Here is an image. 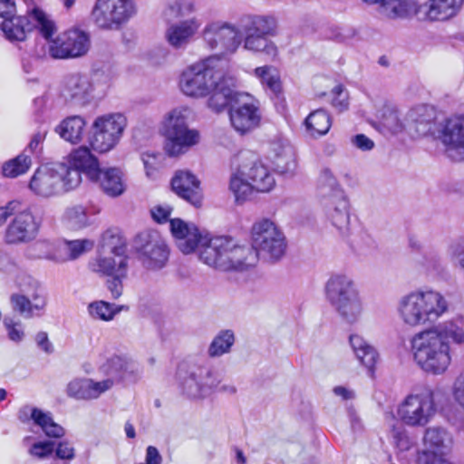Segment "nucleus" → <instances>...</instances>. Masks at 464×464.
<instances>
[{
  "mask_svg": "<svg viewBox=\"0 0 464 464\" xmlns=\"http://www.w3.org/2000/svg\"><path fill=\"white\" fill-rule=\"evenodd\" d=\"M232 128L240 135H246L258 129L263 121L261 102L247 92L237 93L229 110Z\"/></svg>",
  "mask_w": 464,
  "mask_h": 464,
  "instance_id": "13",
  "label": "nucleus"
},
{
  "mask_svg": "<svg viewBox=\"0 0 464 464\" xmlns=\"http://www.w3.org/2000/svg\"><path fill=\"white\" fill-rule=\"evenodd\" d=\"M62 220L63 226L69 230H81L92 225L91 216L81 205L67 208Z\"/></svg>",
  "mask_w": 464,
  "mask_h": 464,
  "instance_id": "40",
  "label": "nucleus"
},
{
  "mask_svg": "<svg viewBox=\"0 0 464 464\" xmlns=\"http://www.w3.org/2000/svg\"><path fill=\"white\" fill-rule=\"evenodd\" d=\"M235 336L232 331L224 330L218 334L208 347L210 357H218L228 353L234 344Z\"/></svg>",
  "mask_w": 464,
  "mask_h": 464,
  "instance_id": "50",
  "label": "nucleus"
},
{
  "mask_svg": "<svg viewBox=\"0 0 464 464\" xmlns=\"http://www.w3.org/2000/svg\"><path fill=\"white\" fill-rule=\"evenodd\" d=\"M182 392L188 398L199 399L205 397L198 370L189 373L181 383Z\"/></svg>",
  "mask_w": 464,
  "mask_h": 464,
  "instance_id": "54",
  "label": "nucleus"
},
{
  "mask_svg": "<svg viewBox=\"0 0 464 464\" xmlns=\"http://www.w3.org/2000/svg\"><path fill=\"white\" fill-rule=\"evenodd\" d=\"M222 72L218 55L200 59L182 70L179 77V89L187 97L206 98Z\"/></svg>",
  "mask_w": 464,
  "mask_h": 464,
  "instance_id": "9",
  "label": "nucleus"
},
{
  "mask_svg": "<svg viewBox=\"0 0 464 464\" xmlns=\"http://www.w3.org/2000/svg\"><path fill=\"white\" fill-rule=\"evenodd\" d=\"M464 0H427L424 17L429 22L445 23L456 18L461 12Z\"/></svg>",
  "mask_w": 464,
  "mask_h": 464,
  "instance_id": "27",
  "label": "nucleus"
},
{
  "mask_svg": "<svg viewBox=\"0 0 464 464\" xmlns=\"http://www.w3.org/2000/svg\"><path fill=\"white\" fill-rule=\"evenodd\" d=\"M21 293L13 294L10 303L14 311L24 318L41 316L44 314L47 298L39 284L31 277L18 282Z\"/></svg>",
  "mask_w": 464,
  "mask_h": 464,
  "instance_id": "17",
  "label": "nucleus"
},
{
  "mask_svg": "<svg viewBox=\"0 0 464 464\" xmlns=\"http://www.w3.org/2000/svg\"><path fill=\"white\" fill-rule=\"evenodd\" d=\"M437 111L433 106L420 104L411 108L405 115L407 130L417 136L434 133Z\"/></svg>",
  "mask_w": 464,
  "mask_h": 464,
  "instance_id": "26",
  "label": "nucleus"
},
{
  "mask_svg": "<svg viewBox=\"0 0 464 464\" xmlns=\"http://www.w3.org/2000/svg\"><path fill=\"white\" fill-rule=\"evenodd\" d=\"M237 167L229 179V190L237 203L249 199L255 192L269 193L276 185L270 168L250 151H242L237 157Z\"/></svg>",
  "mask_w": 464,
  "mask_h": 464,
  "instance_id": "5",
  "label": "nucleus"
},
{
  "mask_svg": "<svg viewBox=\"0 0 464 464\" xmlns=\"http://www.w3.org/2000/svg\"><path fill=\"white\" fill-rule=\"evenodd\" d=\"M380 126L390 133L397 134L407 130L405 118L401 119L398 111L391 106L382 107L377 113Z\"/></svg>",
  "mask_w": 464,
  "mask_h": 464,
  "instance_id": "41",
  "label": "nucleus"
},
{
  "mask_svg": "<svg viewBox=\"0 0 464 464\" xmlns=\"http://www.w3.org/2000/svg\"><path fill=\"white\" fill-rule=\"evenodd\" d=\"M420 7L417 0H383L378 13L387 20H405L415 16Z\"/></svg>",
  "mask_w": 464,
  "mask_h": 464,
  "instance_id": "32",
  "label": "nucleus"
},
{
  "mask_svg": "<svg viewBox=\"0 0 464 464\" xmlns=\"http://www.w3.org/2000/svg\"><path fill=\"white\" fill-rule=\"evenodd\" d=\"M31 10L32 9H28L27 13ZM27 16H29L28 14ZM28 21H31L36 28L34 22L32 21L30 17L27 18L21 15L15 16L14 14L5 17L0 25L5 38L11 43L24 41L26 39L27 32L31 30Z\"/></svg>",
  "mask_w": 464,
  "mask_h": 464,
  "instance_id": "34",
  "label": "nucleus"
},
{
  "mask_svg": "<svg viewBox=\"0 0 464 464\" xmlns=\"http://www.w3.org/2000/svg\"><path fill=\"white\" fill-rule=\"evenodd\" d=\"M127 271H122V275L115 274L109 276L111 279L107 281V288L111 294L114 299H118L122 294V283L121 280L125 278Z\"/></svg>",
  "mask_w": 464,
  "mask_h": 464,
  "instance_id": "60",
  "label": "nucleus"
},
{
  "mask_svg": "<svg viewBox=\"0 0 464 464\" xmlns=\"http://www.w3.org/2000/svg\"><path fill=\"white\" fill-rule=\"evenodd\" d=\"M200 184L198 177L188 169L177 170L171 179L175 194L196 208L201 207L203 201Z\"/></svg>",
  "mask_w": 464,
  "mask_h": 464,
  "instance_id": "24",
  "label": "nucleus"
},
{
  "mask_svg": "<svg viewBox=\"0 0 464 464\" xmlns=\"http://www.w3.org/2000/svg\"><path fill=\"white\" fill-rule=\"evenodd\" d=\"M153 219L159 223L166 222L172 212L171 206L168 204H162L155 206L150 210Z\"/></svg>",
  "mask_w": 464,
  "mask_h": 464,
  "instance_id": "63",
  "label": "nucleus"
},
{
  "mask_svg": "<svg viewBox=\"0 0 464 464\" xmlns=\"http://www.w3.org/2000/svg\"><path fill=\"white\" fill-rule=\"evenodd\" d=\"M438 411L434 391L424 388L408 394L397 406L396 416L401 424L390 428L389 436L401 451L408 450L411 442L405 427L424 428Z\"/></svg>",
  "mask_w": 464,
  "mask_h": 464,
  "instance_id": "3",
  "label": "nucleus"
},
{
  "mask_svg": "<svg viewBox=\"0 0 464 464\" xmlns=\"http://www.w3.org/2000/svg\"><path fill=\"white\" fill-rule=\"evenodd\" d=\"M68 163L81 172L85 173L91 179H94L101 169L97 158L86 146H81L73 150L68 156Z\"/></svg>",
  "mask_w": 464,
  "mask_h": 464,
  "instance_id": "33",
  "label": "nucleus"
},
{
  "mask_svg": "<svg viewBox=\"0 0 464 464\" xmlns=\"http://www.w3.org/2000/svg\"><path fill=\"white\" fill-rule=\"evenodd\" d=\"M146 177L150 179H157L160 169V159L155 154L144 153L142 155Z\"/></svg>",
  "mask_w": 464,
  "mask_h": 464,
  "instance_id": "56",
  "label": "nucleus"
},
{
  "mask_svg": "<svg viewBox=\"0 0 464 464\" xmlns=\"http://www.w3.org/2000/svg\"><path fill=\"white\" fill-rule=\"evenodd\" d=\"M126 247L121 238L106 231L100 243L97 256L89 262L90 269L101 276L122 275L127 271Z\"/></svg>",
  "mask_w": 464,
  "mask_h": 464,
  "instance_id": "11",
  "label": "nucleus"
},
{
  "mask_svg": "<svg viewBox=\"0 0 464 464\" xmlns=\"http://www.w3.org/2000/svg\"><path fill=\"white\" fill-rule=\"evenodd\" d=\"M113 76L108 71H96L89 78L92 97L103 95L111 88Z\"/></svg>",
  "mask_w": 464,
  "mask_h": 464,
  "instance_id": "52",
  "label": "nucleus"
},
{
  "mask_svg": "<svg viewBox=\"0 0 464 464\" xmlns=\"http://www.w3.org/2000/svg\"><path fill=\"white\" fill-rule=\"evenodd\" d=\"M53 450V443L50 441H41L34 443L30 449L29 452L31 455L37 458H44L52 454Z\"/></svg>",
  "mask_w": 464,
  "mask_h": 464,
  "instance_id": "62",
  "label": "nucleus"
},
{
  "mask_svg": "<svg viewBox=\"0 0 464 464\" xmlns=\"http://www.w3.org/2000/svg\"><path fill=\"white\" fill-rule=\"evenodd\" d=\"M245 32L265 37H274L277 34L276 19L270 15H256L249 19Z\"/></svg>",
  "mask_w": 464,
  "mask_h": 464,
  "instance_id": "42",
  "label": "nucleus"
},
{
  "mask_svg": "<svg viewBox=\"0 0 464 464\" xmlns=\"http://www.w3.org/2000/svg\"><path fill=\"white\" fill-rule=\"evenodd\" d=\"M421 267L426 274L433 276L443 270V264L439 256H425Z\"/></svg>",
  "mask_w": 464,
  "mask_h": 464,
  "instance_id": "58",
  "label": "nucleus"
},
{
  "mask_svg": "<svg viewBox=\"0 0 464 464\" xmlns=\"http://www.w3.org/2000/svg\"><path fill=\"white\" fill-rule=\"evenodd\" d=\"M329 114L324 110L312 111L304 121L307 133L312 137L325 135L331 128Z\"/></svg>",
  "mask_w": 464,
  "mask_h": 464,
  "instance_id": "46",
  "label": "nucleus"
},
{
  "mask_svg": "<svg viewBox=\"0 0 464 464\" xmlns=\"http://www.w3.org/2000/svg\"><path fill=\"white\" fill-rule=\"evenodd\" d=\"M40 222L29 209L18 213L7 226L5 242L8 245H19L34 240L39 231Z\"/></svg>",
  "mask_w": 464,
  "mask_h": 464,
  "instance_id": "21",
  "label": "nucleus"
},
{
  "mask_svg": "<svg viewBox=\"0 0 464 464\" xmlns=\"http://www.w3.org/2000/svg\"><path fill=\"white\" fill-rule=\"evenodd\" d=\"M93 180L98 181L102 191L110 197H119L125 191L122 173L118 169H100Z\"/></svg>",
  "mask_w": 464,
  "mask_h": 464,
  "instance_id": "35",
  "label": "nucleus"
},
{
  "mask_svg": "<svg viewBox=\"0 0 464 464\" xmlns=\"http://www.w3.org/2000/svg\"><path fill=\"white\" fill-rule=\"evenodd\" d=\"M127 126V119L121 113H108L97 117L88 136L90 148L98 153L113 150L120 142Z\"/></svg>",
  "mask_w": 464,
  "mask_h": 464,
  "instance_id": "12",
  "label": "nucleus"
},
{
  "mask_svg": "<svg viewBox=\"0 0 464 464\" xmlns=\"http://www.w3.org/2000/svg\"><path fill=\"white\" fill-rule=\"evenodd\" d=\"M326 301L349 324L361 321L364 314V305L358 286L353 278L345 273H334L324 284Z\"/></svg>",
  "mask_w": 464,
  "mask_h": 464,
  "instance_id": "7",
  "label": "nucleus"
},
{
  "mask_svg": "<svg viewBox=\"0 0 464 464\" xmlns=\"http://www.w3.org/2000/svg\"><path fill=\"white\" fill-rule=\"evenodd\" d=\"M143 265L150 269L162 268L169 260V249L165 239L157 231H143L134 241Z\"/></svg>",
  "mask_w": 464,
  "mask_h": 464,
  "instance_id": "19",
  "label": "nucleus"
},
{
  "mask_svg": "<svg viewBox=\"0 0 464 464\" xmlns=\"http://www.w3.org/2000/svg\"><path fill=\"white\" fill-rule=\"evenodd\" d=\"M170 231L183 254L199 246V259L223 272H246L255 267L256 255L248 244L230 236H203L193 224L180 218L170 219Z\"/></svg>",
  "mask_w": 464,
  "mask_h": 464,
  "instance_id": "1",
  "label": "nucleus"
},
{
  "mask_svg": "<svg viewBox=\"0 0 464 464\" xmlns=\"http://www.w3.org/2000/svg\"><path fill=\"white\" fill-rule=\"evenodd\" d=\"M198 372L205 396L210 394L221 384L222 379L217 371L202 367L198 369Z\"/></svg>",
  "mask_w": 464,
  "mask_h": 464,
  "instance_id": "53",
  "label": "nucleus"
},
{
  "mask_svg": "<svg viewBox=\"0 0 464 464\" xmlns=\"http://www.w3.org/2000/svg\"><path fill=\"white\" fill-rule=\"evenodd\" d=\"M332 104L340 111L348 108V93L342 85H336L332 91Z\"/></svg>",
  "mask_w": 464,
  "mask_h": 464,
  "instance_id": "59",
  "label": "nucleus"
},
{
  "mask_svg": "<svg viewBox=\"0 0 464 464\" xmlns=\"http://www.w3.org/2000/svg\"><path fill=\"white\" fill-rule=\"evenodd\" d=\"M446 296L432 288H419L400 297L396 311L401 323L411 328L437 322L449 311Z\"/></svg>",
  "mask_w": 464,
  "mask_h": 464,
  "instance_id": "4",
  "label": "nucleus"
},
{
  "mask_svg": "<svg viewBox=\"0 0 464 464\" xmlns=\"http://www.w3.org/2000/svg\"><path fill=\"white\" fill-rule=\"evenodd\" d=\"M351 144L362 150L370 151L374 148V141L364 134H356L350 139Z\"/></svg>",
  "mask_w": 464,
  "mask_h": 464,
  "instance_id": "61",
  "label": "nucleus"
},
{
  "mask_svg": "<svg viewBox=\"0 0 464 464\" xmlns=\"http://www.w3.org/2000/svg\"><path fill=\"white\" fill-rule=\"evenodd\" d=\"M450 340L458 344L464 343L462 316L416 333L410 342L414 362L429 374H443L452 361Z\"/></svg>",
  "mask_w": 464,
  "mask_h": 464,
  "instance_id": "2",
  "label": "nucleus"
},
{
  "mask_svg": "<svg viewBox=\"0 0 464 464\" xmlns=\"http://www.w3.org/2000/svg\"><path fill=\"white\" fill-rule=\"evenodd\" d=\"M316 189L322 201L327 198H334L337 191H343L333 171L329 168H323L316 181Z\"/></svg>",
  "mask_w": 464,
  "mask_h": 464,
  "instance_id": "45",
  "label": "nucleus"
},
{
  "mask_svg": "<svg viewBox=\"0 0 464 464\" xmlns=\"http://www.w3.org/2000/svg\"><path fill=\"white\" fill-rule=\"evenodd\" d=\"M201 25L202 22L197 16L170 23L164 32V39L172 49L185 50L195 38Z\"/></svg>",
  "mask_w": 464,
  "mask_h": 464,
  "instance_id": "23",
  "label": "nucleus"
},
{
  "mask_svg": "<svg viewBox=\"0 0 464 464\" xmlns=\"http://www.w3.org/2000/svg\"><path fill=\"white\" fill-rule=\"evenodd\" d=\"M215 85L207 96V107L213 112L220 113L228 103L234 104V98L237 92L231 88L234 85V80L226 76L224 72L216 81Z\"/></svg>",
  "mask_w": 464,
  "mask_h": 464,
  "instance_id": "30",
  "label": "nucleus"
},
{
  "mask_svg": "<svg viewBox=\"0 0 464 464\" xmlns=\"http://www.w3.org/2000/svg\"><path fill=\"white\" fill-rule=\"evenodd\" d=\"M440 131L448 156L457 161L464 160V111L446 118Z\"/></svg>",
  "mask_w": 464,
  "mask_h": 464,
  "instance_id": "20",
  "label": "nucleus"
},
{
  "mask_svg": "<svg viewBox=\"0 0 464 464\" xmlns=\"http://www.w3.org/2000/svg\"><path fill=\"white\" fill-rule=\"evenodd\" d=\"M63 94L65 98L83 100L92 97L89 77L72 74L65 79Z\"/></svg>",
  "mask_w": 464,
  "mask_h": 464,
  "instance_id": "39",
  "label": "nucleus"
},
{
  "mask_svg": "<svg viewBox=\"0 0 464 464\" xmlns=\"http://www.w3.org/2000/svg\"><path fill=\"white\" fill-rule=\"evenodd\" d=\"M202 39L210 50L217 52L216 55L221 60V56L236 53L241 44V34L233 24L213 21L205 25Z\"/></svg>",
  "mask_w": 464,
  "mask_h": 464,
  "instance_id": "15",
  "label": "nucleus"
},
{
  "mask_svg": "<svg viewBox=\"0 0 464 464\" xmlns=\"http://www.w3.org/2000/svg\"><path fill=\"white\" fill-rule=\"evenodd\" d=\"M86 122L81 116H70L65 118L56 126L55 131L62 139L72 143H79L83 137Z\"/></svg>",
  "mask_w": 464,
  "mask_h": 464,
  "instance_id": "37",
  "label": "nucleus"
},
{
  "mask_svg": "<svg viewBox=\"0 0 464 464\" xmlns=\"http://www.w3.org/2000/svg\"><path fill=\"white\" fill-rule=\"evenodd\" d=\"M114 388L112 378L96 381L92 378L72 379L66 387V394L75 400L93 401Z\"/></svg>",
  "mask_w": 464,
  "mask_h": 464,
  "instance_id": "22",
  "label": "nucleus"
},
{
  "mask_svg": "<svg viewBox=\"0 0 464 464\" xmlns=\"http://www.w3.org/2000/svg\"><path fill=\"white\" fill-rule=\"evenodd\" d=\"M4 326L6 331L8 339L14 343H20L25 338L24 325L20 320H15L12 317H5L4 319Z\"/></svg>",
  "mask_w": 464,
  "mask_h": 464,
  "instance_id": "55",
  "label": "nucleus"
},
{
  "mask_svg": "<svg viewBox=\"0 0 464 464\" xmlns=\"http://www.w3.org/2000/svg\"><path fill=\"white\" fill-rule=\"evenodd\" d=\"M270 158L280 174L293 175L297 169L295 150L286 140L276 139L270 143Z\"/></svg>",
  "mask_w": 464,
  "mask_h": 464,
  "instance_id": "28",
  "label": "nucleus"
},
{
  "mask_svg": "<svg viewBox=\"0 0 464 464\" xmlns=\"http://www.w3.org/2000/svg\"><path fill=\"white\" fill-rule=\"evenodd\" d=\"M20 207V202L10 201L6 205L0 207V227L5 224L6 219L15 214Z\"/></svg>",
  "mask_w": 464,
  "mask_h": 464,
  "instance_id": "64",
  "label": "nucleus"
},
{
  "mask_svg": "<svg viewBox=\"0 0 464 464\" xmlns=\"http://www.w3.org/2000/svg\"><path fill=\"white\" fill-rule=\"evenodd\" d=\"M189 108L179 106L162 118L160 132L164 138L163 149L169 157H179L199 144L200 132L188 126Z\"/></svg>",
  "mask_w": 464,
  "mask_h": 464,
  "instance_id": "8",
  "label": "nucleus"
},
{
  "mask_svg": "<svg viewBox=\"0 0 464 464\" xmlns=\"http://www.w3.org/2000/svg\"><path fill=\"white\" fill-rule=\"evenodd\" d=\"M135 13L132 0H97L91 16L99 28L117 30Z\"/></svg>",
  "mask_w": 464,
  "mask_h": 464,
  "instance_id": "16",
  "label": "nucleus"
},
{
  "mask_svg": "<svg viewBox=\"0 0 464 464\" xmlns=\"http://www.w3.org/2000/svg\"><path fill=\"white\" fill-rule=\"evenodd\" d=\"M254 76L260 81L262 86L268 89L276 95H279L282 91V82L279 72L271 65L256 67L253 72Z\"/></svg>",
  "mask_w": 464,
  "mask_h": 464,
  "instance_id": "44",
  "label": "nucleus"
},
{
  "mask_svg": "<svg viewBox=\"0 0 464 464\" xmlns=\"http://www.w3.org/2000/svg\"><path fill=\"white\" fill-rule=\"evenodd\" d=\"M349 343L359 362L370 372H372L378 359L375 348L356 334L350 335Z\"/></svg>",
  "mask_w": 464,
  "mask_h": 464,
  "instance_id": "36",
  "label": "nucleus"
},
{
  "mask_svg": "<svg viewBox=\"0 0 464 464\" xmlns=\"http://www.w3.org/2000/svg\"><path fill=\"white\" fill-rule=\"evenodd\" d=\"M95 364L102 374L114 380V386L121 382H137L142 373L141 367L138 362L119 355L107 347L98 351Z\"/></svg>",
  "mask_w": 464,
  "mask_h": 464,
  "instance_id": "14",
  "label": "nucleus"
},
{
  "mask_svg": "<svg viewBox=\"0 0 464 464\" xmlns=\"http://www.w3.org/2000/svg\"><path fill=\"white\" fill-rule=\"evenodd\" d=\"M252 246L256 255L270 261L280 260L286 252L287 242L283 230L271 219L262 218L256 221L251 228ZM256 264H255L256 266Z\"/></svg>",
  "mask_w": 464,
  "mask_h": 464,
  "instance_id": "10",
  "label": "nucleus"
},
{
  "mask_svg": "<svg viewBox=\"0 0 464 464\" xmlns=\"http://www.w3.org/2000/svg\"><path fill=\"white\" fill-rule=\"evenodd\" d=\"M332 224L341 232L348 229L350 223L349 203L344 191H337L334 198L322 201Z\"/></svg>",
  "mask_w": 464,
  "mask_h": 464,
  "instance_id": "31",
  "label": "nucleus"
},
{
  "mask_svg": "<svg viewBox=\"0 0 464 464\" xmlns=\"http://www.w3.org/2000/svg\"><path fill=\"white\" fill-rule=\"evenodd\" d=\"M94 246V242L89 238L75 240H63L60 244L63 263L72 261L90 252Z\"/></svg>",
  "mask_w": 464,
  "mask_h": 464,
  "instance_id": "43",
  "label": "nucleus"
},
{
  "mask_svg": "<svg viewBox=\"0 0 464 464\" xmlns=\"http://www.w3.org/2000/svg\"><path fill=\"white\" fill-rule=\"evenodd\" d=\"M423 441L427 450L418 454L417 464H454L445 457L453 445L452 434L446 429L438 426L426 429Z\"/></svg>",
  "mask_w": 464,
  "mask_h": 464,
  "instance_id": "18",
  "label": "nucleus"
},
{
  "mask_svg": "<svg viewBox=\"0 0 464 464\" xmlns=\"http://www.w3.org/2000/svg\"><path fill=\"white\" fill-rule=\"evenodd\" d=\"M28 188L32 193L43 198L62 193V185L56 165H44L37 168L29 180Z\"/></svg>",
  "mask_w": 464,
  "mask_h": 464,
  "instance_id": "25",
  "label": "nucleus"
},
{
  "mask_svg": "<svg viewBox=\"0 0 464 464\" xmlns=\"http://www.w3.org/2000/svg\"><path fill=\"white\" fill-rule=\"evenodd\" d=\"M57 172L60 176L62 192L76 188L82 182L81 171L71 165H56Z\"/></svg>",
  "mask_w": 464,
  "mask_h": 464,
  "instance_id": "51",
  "label": "nucleus"
},
{
  "mask_svg": "<svg viewBox=\"0 0 464 464\" xmlns=\"http://www.w3.org/2000/svg\"><path fill=\"white\" fill-rule=\"evenodd\" d=\"M122 308L123 306L98 300L88 304L87 312L94 320L110 322L122 310Z\"/></svg>",
  "mask_w": 464,
  "mask_h": 464,
  "instance_id": "49",
  "label": "nucleus"
},
{
  "mask_svg": "<svg viewBox=\"0 0 464 464\" xmlns=\"http://www.w3.org/2000/svg\"><path fill=\"white\" fill-rule=\"evenodd\" d=\"M29 256L32 258H40L63 263L60 244L49 240H39L33 244L29 249Z\"/></svg>",
  "mask_w": 464,
  "mask_h": 464,
  "instance_id": "47",
  "label": "nucleus"
},
{
  "mask_svg": "<svg viewBox=\"0 0 464 464\" xmlns=\"http://www.w3.org/2000/svg\"><path fill=\"white\" fill-rule=\"evenodd\" d=\"M450 392L453 401L464 411V371L455 379Z\"/></svg>",
  "mask_w": 464,
  "mask_h": 464,
  "instance_id": "57",
  "label": "nucleus"
},
{
  "mask_svg": "<svg viewBox=\"0 0 464 464\" xmlns=\"http://www.w3.org/2000/svg\"><path fill=\"white\" fill-rule=\"evenodd\" d=\"M244 48L251 53H263L272 61L278 55V48L270 38L250 33H246Z\"/></svg>",
  "mask_w": 464,
  "mask_h": 464,
  "instance_id": "38",
  "label": "nucleus"
},
{
  "mask_svg": "<svg viewBox=\"0 0 464 464\" xmlns=\"http://www.w3.org/2000/svg\"><path fill=\"white\" fill-rule=\"evenodd\" d=\"M36 29L47 41L48 53L54 59L76 58L84 55L90 48L87 33L80 29H71L53 38L57 28L53 20L40 7L34 6L28 12Z\"/></svg>",
  "mask_w": 464,
  "mask_h": 464,
  "instance_id": "6",
  "label": "nucleus"
},
{
  "mask_svg": "<svg viewBox=\"0 0 464 464\" xmlns=\"http://www.w3.org/2000/svg\"><path fill=\"white\" fill-rule=\"evenodd\" d=\"M31 167V156L23 151L15 158L4 162L2 165V174L5 178L14 179L25 174Z\"/></svg>",
  "mask_w": 464,
  "mask_h": 464,
  "instance_id": "48",
  "label": "nucleus"
},
{
  "mask_svg": "<svg viewBox=\"0 0 464 464\" xmlns=\"http://www.w3.org/2000/svg\"><path fill=\"white\" fill-rule=\"evenodd\" d=\"M17 416L23 423L33 420L48 437L61 438L64 435V429L53 421L52 415L38 408L25 405L19 410Z\"/></svg>",
  "mask_w": 464,
  "mask_h": 464,
  "instance_id": "29",
  "label": "nucleus"
}]
</instances>
